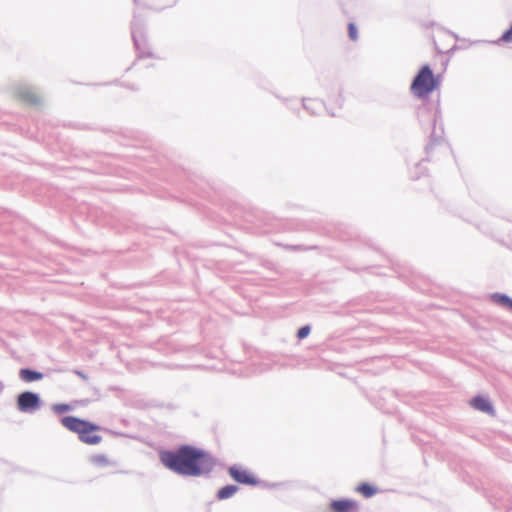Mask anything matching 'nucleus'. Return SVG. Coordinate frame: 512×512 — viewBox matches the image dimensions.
<instances>
[{
	"instance_id": "nucleus-1",
	"label": "nucleus",
	"mask_w": 512,
	"mask_h": 512,
	"mask_svg": "<svg viewBox=\"0 0 512 512\" xmlns=\"http://www.w3.org/2000/svg\"><path fill=\"white\" fill-rule=\"evenodd\" d=\"M159 459L170 471L188 477L208 478L216 466V459L210 453L188 444L160 451Z\"/></svg>"
},
{
	"instance_id": "nucleus-2",
	"label": "nucleus",
	"mask_w": 512,
	"mask_h": 512,
	"mask_svg": "<svg viewBox=\"0 0 512 512\" xmlns=\"http://www.w3.org/2000/svg\"><path fill=\"white\" fill-rule=\"evenodd\" d=\"M60 422L71 432L77 433L79 440L85 444L97 445L102 440L100 435L92 434L101 429L99 425L93 422L70 415L62 417Z\"/></svg>"
},
{
	"instance_id": "nucleus-3",
	"label": "nucleus",
	"mask_w": 512,
	"mask_h": 512,
	"mask_svg": "<svg viewBox=\"0 0 512 512\" xmlns=\"http://www.w3.org/2000/svg\"><path fill=\"white\" fill-rule=\"evenodd\" d=\"M439 76H435L428 64L423 65L412 80L410 91L418 98L428 97L439 86Z\"/></svg>"
},
{
	"instance_id": "nucleus-4",
	"label": "nucleus",
	"mask_w": 512,
	"mask_h": 512,
	"mask_svg": "<svg viewBox=\"0 0 512 512\" xmlns=\"http://www.w3.org/2000/svg\"><path fill=\"white\" fill-rule=\"evenodd\" d=\"M131 36L138 56L152 57V52L150 51L146 37L145 24L143 20L139 18L136 10L134 11L133 20L131 22Z\"/></svg>"
},
{
	"instance_id": "nucleus-5",
	"label": "nucleus",
	"mask_w": 512,
	"mask_h": 512,
	"mask_svg": "<svg viewBox=\"0 0 512 512\" xmlns=\"http://www.w3.org/2000/svg\"><path fill=\"white\" fill-rule=\"evenodd\" d=\"M17 409L22 413L33 414L42 406V400L38 393L24 391L16 398Z\"/></svg>"
},
{
	"instance_id": "nucleus-6",
	"label": "nucleus",
	"mask_w": 512,
	"mask_h": 512,
	"mask_svg": "<svg viewBox=\"0 0 512 512\" xmlns=\"http://www.w3.org/2000/svg\"><path fill=\"white\" fill-rule=\"evenodd\" d=\"M228 473L232 479L239 484L254 486L259 483V480L255 476L237 465L230 466Z\"/></svg>"
},
{
	"instance_id": "nucleus-7",
	"label": "nucleus",
	"mask_w": 512,
	"mask_h": 512,
	"mask_svg": "<svg viewBox=\"0 0 512 512\" xmlns=\"http://www.w3.org/2000/svg\"><path fill=\"white\" fill-rule=\"evenodd\" d=\"M16 93L21 100L28 104L37 105L40 103L39 96L37 95L35 89L31 86L21 84L17 87Z\"/></svg>"
},
{
	"instance_id": "nucleus-8",
	"label": "nucleus",
	"mask_w": 512,
	"mask_h": 512,
	"mask_svg": "<svg viewBox=\"0 0 512 512\" xmlns=\"http://www.w3.org/2000/svg\"><path fill=\"white\" fill-rule=\"evenodd\" d=\"M330 508L334 512H359V505L357 501L352 499L332 500Z\"/></svg>"
},
{
	"instance_id": "nucleus-9",
	"label": "nucleus",
	"mask_w": 512,
	"mask_h": 512,
	"mask_svg": "<svg viewBox=\"0 0 512 512\" xmlns=\"http://www.w3.org/2000/svg\"><path fill=\"white\" fill-rule=\"evenodd\" d=\"M470 404L474 409L478 411L491 415L494 414V407L487 397L477 395L472 398Z\"/></svg>"
},
{
	"instance_id": "nucleus-10",
	"label": "nucleus",
	"mask_w": 512,
	"mask_h": 512,
	"mask_svg": "<svg viewBox=\"0 0 512 512\" xmlns=\"http://www.w3.org/2000/svg\"><path fill=\"white\" fill-rule=\"evenodd\" d=\"M302 105L305 110H307L311 115L319 114L324 108V103L319 99H303Z\"/></svg>"
},
{
	"instance_id": "nucleus-11",
	"label": "nucleus",
	"mask_w": 512,
	"mask_h": 512,
	"mask_svg": "<svg viewBox=\"0 0 512 512\" xmlns=\"http://www.w3.org/2000/svg\"><path fill=\"white\" fill-rule=\"evenodd\" d=\"M19 377L22 381L30 383L43 379L44 374L31 368H22L19 371Z\"/></svg>"
},
{
	"instance_id": "nucleus-12",
	"label": "nucleus",
	"mask_w": 512,
	"mask_h": 512,
	"mask_svg": "<svg viewBox=\"0 0 512 512\" xmlns=\"http://www.w3.org/2000/svg\"><path fill=\"white\" fill-rule=\"evenodd\" d=\"M239 487L237 485L229 484L217 491L216 497L218 500H226L231 498L237 491Z\"/></svg>"
},
{
	"instance_id": "nucleus-13",
	"label": "nucleus",
	"mask_w": 512,
	"mask_h": 512,
	"mask_svg": "<svg viewBox=\"0 0 512 512\" xmlns=\"http://www.w3.org/2000/svg\"><path fill=\"white\" fill-rule=\"evenodd\" d=\"M491 300L494 303L506 307L507 309L512 311V298L509 297L508 295L496 292L491 295Z\"/></svg>"
},
{
	"instance_id": "nucleus-14",
	"label": "nucleus",
	"mask_w": 512,
	"mask_h": 512,
	"mask_svg": "<svg viewBox=\"0 0 512 512\" xmlns=\"http://www.w3.org/2000/svg\"><path fill=\"white\" fill-rule=\"evenodd\" d=\"M443 141V138L441 135H436L435 134V131H433L430 135V139H429V142L427 143V145L425 146V152L427 155L430 154V152L432 151V149L438 145L441 144V142Z\"/></svg>"
},
{
	"instance_id": "nucleus-15",
	"label": "nucleus",
	"mask_w": 512,
	"mask_h": 512,
	"mask_svg": "<svg viewBox=\"0 0 512 512\" xmlns=\"http://www.w3.org/2000/svg\"><path fill=\"white\" fill-rule=\"evenodd\" d=\"M357 491L360 492L364 497L370 498L376 494L377 489L369 483H361L357 487Z\"/></svg>"
},
{
	"instance_id": "nucleus-16",
	"label": "nucleus",
	"mask_w": 512,
	"mask_h": 512,
	"mask_svg": "<svg viewBox=\"0 0 512 512\" xmlns=\"http://www.w3.org/2000/svg\"><path fill=\"white\" fill-rule=\"evenodd\" d=\"M71 409H72V407L69 404H65V403H58V404L52 405V410L56 414H63V413L70 411Z\"/></svg>"
},
{
	"instance_id": "nucleus-17",
	"label": "nucleus",
	"mask_w": 512,
	"mask_h": 512,
	"mask_svg": "<svg viewBox=\"0 0 512 512\" xmlns=\"http://www.w3.org/2000/svg\"><path fill=\"white\" fill-rule=\"evenodd\" d=\"M500 42L510 43L512 42V24L510 27L502 34V36L495 41L494 43L499 44Z\"/></svg>"
},
{
	"instance_id": "nucleus-18",
	"label": "nucleus",
	"mask_w": 512,
	"mask_h": 512,
	"mask_svg": "<svg viewBox=\"0 0 512 512\" xmlns=\"http://www.w3.org/2000/svg\"><path fill=\"white\" fill-rule=\"evenodd\" d=\"M348 36L352 41H356L358 39V29L353 22L348 24Z\"/></svg>"
},
{
	"instance_id": "nucleus-19",
	"label": "nucleus",
	"mask_w": 512,
	"mask_h": 512,
	"mask_svg": "<svg viewBox=\"0 0 512 512\" xmlns=\"http://www.w3.org/2000/svg\"><path fill=\"white\" fill-rule=\"evenodd\" d=\"M311 332V327L310 325H304L302 326L301 328L298 329L297 331V337L298 339L302 340V339H305L306 337H308V335L310 334Z\"/></svg>"
},
{
	"instance_id": "nucleus-20",
	"label": "nucleus",
	"mask_w": 512,
	"mask_h": 512,
	"mask_svg": "<svg viewBox=\"0 0 512 512\" xmlns=\"http://www.w3.org/2000/svg\"><path fill=\"white\" fill-rule=\"evenodd\" d=\"M92 462L100 466H105L108 464V459L103 454H97L92 456Z\"/></svg>"
},
{
	"instance_id": "nucleus-21",
	"label": "nucleus",
	"mask_w": 512,
	"mask_h": 512,
	"mask_svg": "<svg viewBox=\"0 0 512 512\" xmlns=\"http://www.w3.org/2000/svg\"><path fill=\"white\" fill-rule=\"evenodd\" d=\"M135 6L137 7V9H140V8H149V9H152L153 7L151 5H149L147 3V0H133Z\"/></svg>"
},
{
	"instance_id": "nucleus-22",
	"label": "nucleus",
	"mask_w": 512,
	"mask_h": 512,
	"mask_svg": "<svg viewBox=\"0 0 512 512\" xmlns=\"http://www.w3.org/2000/svg\"><path fill=\"white\" fill-rule=\"evenodd\" d=\"M441 118V114H440V110L439 108H436L435 111L429 116V121H432L433 122V125L435 126L436 125V122L438 121V119Z\"/></svg>"
},
{
	"instance_id": "nucleus-23",
	"label": "nucleus",
	"mask_w": 512,
	"mask_h": 512,
	"mask_svg": "<svg viewBox=\"0 0 512 512\" xmlns=\"http://www.w3.org/2000/svg\"><path fill=\"white\" fill-rule=\"evenodd\" d=\"M428 112V108L425 106V105H422L421 107L418 108V112H417V115H418V118L419 120L422 122L423 121V118H424V114Z\"/></svg>"
},
{
	"instance_id": "nucleus-24",
	"label": "nucleus",
	"mask_w": 512,
	"mask_h": 512,
	"mask_svg": "<svg viewBox=\"0 0 512 512\" xmlns=\"http://www.w3.org/2000/svg\"><path fill=\"white\" fill-rule=\"evenodd\" d=\"M416 169H417V170H419V172H418V173H416V175H415V176H413V177L417 179V178H419L421 175H423V174H424V170L422 169V162H419V163H417V164H416Z\"/></svg>"
},
{
	"instance_id": "nucleus-25",
	"label": "nucleus",
	"mask_w": 512,
	"mask_h": 512,
	"mask_svg": "<svg viewBox=\"0 0 512 512\" xmlns=\"http://www.w3.org/2000/svg\"><path fill=\"white\" fill-rule=\"evenodd\" d=\"M75 374H77L78 376H80L81 378H83L85 380L87 379V376L82 371L75 370Z\"/></svg>"
}]
</instances>
